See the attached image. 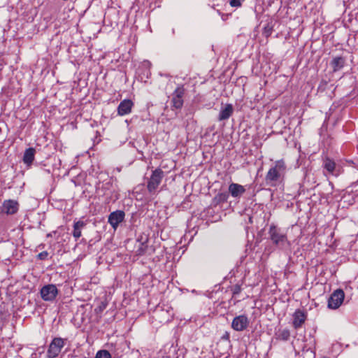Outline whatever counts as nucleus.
<instances>
[{
  "mask_svg": "<svg viewBox=\"0 0 358 358\" xmlns=\"http://www.w3.org/2000/svg\"><path fill=\"white\" fill-rule=\"evenodd\" d=\"M269 238L273 244L278 249L284 250L289 247L290 243L287 240V235L281 229L274 224H271L268 230Z\"/></svg>",
  "mask_w": 358,
  "mask_h": 358,
  "instance_id": "1",
  "label": "nucleus"
},
{
  "mask_svg": "<svg viewBox=\"0 0 358 358\" xmlns=\"http://www.w3.org/2000/svg\"><path fill=\"white\" fill-rule=\"evenodd\" d=\"M286 166L282 160H278L275 162L274 166L271 167L265 178L267 184L274 185L284 176Z\"/></svg>",
  "mask_w": 358,
  "mask_h": 358,
  "instance_id": "2",
  "label": "nucleus"
},
{
  "mask_svg": "<svg viewBox=\"0 0 358 358\" xmlns=\"http://www.w3.org/2000/svg\"><path fill=\"white\" fill-rule=\"evenodd\" d=\"M164 176V171L161 169H156L152 171L147 184V189L150 194H155L157 189L162 182Z\"/></svg>",
  "mask_w": 358,
  "mask_h": 358,
  "instance_id": "3",
  "label": "nucleus"
},
{
  "mask_svg": "<svg viewBox=\"0 0 358 358\" xmlns=\"http://www.w3.org/2000/svg\"><path fill=\"white\" fill-rule=\"evenodd\" d=\"M58 289L56 285L49 284L43 286L40 291L41 298L45 301H52L58 294Z\"/></svg>",
  "mask_w": 358,
  "mask_h": 358,
  "instance_id": "4",
  "label": "nucleus"
},
{
  "mask_svg": "<svg viewBox=\"0 0 358 358\" xmlns=\"http://www.w3.org/2000/svg\"><path fill=\"white\" fill-rule=\"evenodd\" d=\"M345 297L344 292L338 289L335 290L330 296L328 300V308L336 309L343 303Z\"/></svg>",
  "mask_w": 358,
  "mask_h": 358,
  "instance_id": "5",
  "label": "nucleus"
},
{
  "mask_svg": "<svg viewBox=\"0 0 358 358\" xmlns=\"http://www.w3.org/2000/svg\"><path fill=\"white\" fill-rule=\"evenodd\" d=\"M322 167L324 170H326L332 176H338L340 174L341 168L338 166L336 162L329 157L328 156H325L322 159Z\"/></svg>",
  "mask_w": 358,
  "mask_h": 358,
  "instance_id": "6",
  "label": "nucleus"
},
{
  "mask_svg": "<svg viewBox=\"0 0 358 358\" xmlns=\"http://www.w3.org/2000/svg\"><path fill=\"white\" fill-rule=\"evenodd\" d=\"M249 325V320L245 315H241L234 318L231 322V328L237 331H242Z\"/></svg>",
  "mask_w": 358,
  "mask_h": 358,
  "instance_id": "7",
  "label": "nucleus"
},
{
  "mask_svg": "<svg viewBox=\"0 0 358 358\" xmlns=\"http://www.w3.org/2000/svg\"><path fill=\"white\" fill-rule=\"evenodd\" d=\"M64 346V341L60 338H55L51 342L48 350V355L50 358L56 357L61 352L62 348Z\"/></svg>",
  "mask_w": 358,
  "mask_h": 358,
  "instance_id": "8",
  "label": "nucleus"
},
{
  "mask_svg": "<svg viewBox=\"0 0 358 358\" xmlns=\"http://www.w3.org/2000/svg\"><path fill=\"white\" fill-rule=\"evenodd\" d=\"M125 213L122 210H116L108 216V223L114 229H116L119 224L124 221Z\"/></svg>",
  "mask_w": 358,
  "mask_h": 358,
  "instance_id": "9",
  "label": "nucleus"
},
{
  "mask_svg": "<svg viewBox=\"0 0 358 358\" xmlns=\"http://www.w3.org/2000/svg\"><path fill=\"white\" fill-rule=\"evenodd\" d=\"M18 206V203L16 201L6 200L2 207L0 208V211L7 215H13L17 212Z\"/></svg>",
  "mask_w": 358,
  "mask_h": 358,
  "instance_id": "10",
  "label": "nucleus"
},
{
  "mask_svg": "<svg viewBox=\"0 0 358 358\" xmlns=\"http://www.w3.org/2000/svg\"><path fill=\"white\" fill-rule=\"evenodd\" d=\"M133 107L134 103L131 100L124 99L120 103L117 107V114L120 116L129 114Z\"/></svg>",
  "mask_w": 358,
  "mask_h": 358,
  "instance_id": "11",
  "label": "nucleus"
},
{
  "mask_svg": "<svg viewBox=\"0 0 358 358\" xmlns=\"http://www.w3.org/2000/svg\"><path fill=\"white\" fill-rule=\"evenodd\" d=\"M184 94V89L178 87L176 89L173 94L172 103L173 106L177 109L180 108L183 105L182 96Z\"/></svg>",
  "mask_w": 358,
  "mask_h": 358,
  "instance_id": "12",
  "label": "nucleus"
},
{
  "mask_svg": "<svg viewBox=\"0 0 358 358\" xmlns=\"http://www.w3.org/2000/svg\"><path fill=\"white\" fill-rule=\"evenodd\" d=\"M234 113V107L231 103L222 104V107L218 115V120L223 121L228 120Z\"/></svg>",
  "mask_w": 358,
  "mask_h": 358,
  "instance_id": "13",
  "label": "nucleus"
},
{
  "mask_svg": "<svg viewBox=\"0 0 358 358\" xmlns=\"http://www.w3.org/2000/svg\"><path fill=\"white\" fill-rule=\"evenodd\" d=\"M306 320V313L303 310L297 309L293 314V327L295 329H299L301 327L302 324L305 322Z\"/></svg>",
  "mask_w": 358,
  "mask_h": 358,
  "instance_id": "14",
  "label": "nucleus"
},
{
  "mask_svg": "<svg viewBox=\"0 0 358 358\" xmlns=\"http://www.w3.org/2000/svg\"><path fill=\"white\" fill-rule=\"evenodd\" d=\"M245 192V187L237 183H231L229 186V192L234 198L240 197Z\"/></svg>",
  "mask_w": 358,
  "mask_h": 358,
  "instance_id": "15",
  "label": "nucleus"
},
{
  "mask_svg": "<svg viewBox=\"0 0 358 358\" xmlns=\"http://www.w3.org/2000/svg\"><path fill=\"white\" fill-rule=\"evenodd\" d=\"M36 153V150L33 148H29L25 150L24 156H23V162L27 166H30L33 161L34 160V156Z\"/></svg>",
  "mask_w": 358,
  "mask_h": 358,
  "instance_id": "16",
  "label": "nucleus"
},
{
  "mask_svg": "<svg viewBox=\"0 0 358 358\" xmlns=\"http://www.w3.org/2000/svg\"><path fill=\"white\" fill-rule=\"evenodd\" d=\"M86 223L82 220L74 222L73 230L72 232L73 236L77 240L79 238L82 234V229L85 227Z\"/></svg>",
  "mask_w": 358,
  "mask_h": 358,
  "instance_id": "17",
  "label": "nucleus"
},
{
  "mask_svg": "<svg viewBox=\"0 0 358 358\" xmlns=\"http://www.w3.org/2000/svg\"><path fill=\"white\" fill-rule=\"evenodd\" d=\"M345 63V59L343 57H336L331 62V66L334 71H338L341 70Z\"/></svg>",
  "mask_w": 358,
  "mask_h": 358,
  "instance_id": "18",
  "label": "nucleus"
},
{
  "mask_svg": "<svg viewBox=\"0 0 358 358\" xmlns=\"http://www.w3.org/2000/svg\"><path fill=\"white\" fill-rule=\"evenodd\" d=\"M228 199V194L227 192H222L218 194L214 199L217 203H222L227 201Z\"/></svg>",
  "mask_w": 358,
  "mask_h": 358,
  "instance_id": "19",
  "label": "nucleus"
},
{
  "mask_svg": "<svg viewBox=\"0 0 358 358\" xmlns=\"http://www.w3.org/2000/svg\"><path fill=\"white\" fill-rule=\"evenodd\" d=\"M95 358H111V355L108 351L101 350L96 352Z\"/></svg>",
  "mask_w": 358,
  "mask_h": 358,
  "instance_id": "20",
  "label": "nucleus"
},
{
  "mask_svg": "<svg viewBox=\"0 0 358 358\" xmlns=\"http://www.w3.org/2000/svg\"><path fill=\"white\" fill-rule=\"evenodd\" d=\"M290 333L288 329H283L278 334L279 338L283 341H287L289 338Z\"/></svg>",
  "mask_w": 358,
  "mask_h": 358,
  "instance_id": "21",
  "label": "nucleus"
},
{
  "mask_svg": "<svg viewBox=\"0 0 358 358\" xmlns=\"http://www.w3.org/2000/svg\"><path fill=\"white\" fill-rule=\"evenodd\" d=\"M245 0H230L229 3L233 7H239Z\"/></svg>",
  "mask_w": 358,
  "mask_h": 358,
  "instance_id": "22",
  "label": "nucleus"
},
{
  "mask_svg": "<svg viewBox=\"0 0 358 358\" xmlns=\"http://www.w3.org/2000/svg\"><path fill=\"white\" fill-rule=\"evenodd\" d=\"M231 291L234 295L238 294L241 291V285L238 284L235 285L234 286H233Z\"/></svg>",
  "mask_w": 358,
  "mask_h": 358,
  "instance_id": "23",
  "label": "nucleus"
},
{
  "mask_svg": "<svg viewBox=\"0 0 358 358\" xmlns=\"http://www.w3.org/2000/svg\"><path fill=\"white\" fill-rule=\"evenodd\" d=\"M147 245L144 243L141 244V246L138 249L137 252L139 255H143L145 252Z\"/></svg>",
  "mask_w": 358,
  "mask_h": 358,
  "instance_id": "24",
  "label": "nucleus"
},
{
  "mask_svg": "<svg viewBox=\"0 0 358 358\" xmlns=\"http://www.w3.org/2000/svg\"><path fill=\"white\" fill-rule=\"evenodd\" d=\"M48 252L47 251H43L38 255V258L41 260H44L48 257Z\"/></svg>",
  "mask_w": 358,
  "mask_h": 358,
  "instance_id": "25",
  "label": "nucleus"
},
{
  "mask_svg": "<svg viewBox=\"0 0 358 358\" xmlns=\"http://www.w3.org/2000/svg\"><path fill=\"white\" fill-rule=\"evenodd\" d=\"M271 33H272V27H269L268 25L264 27V34L266 36H270L271 34Z\"/></svg>",
  "mask_w": 358,
  "mask_h": 358,
  "instance_id": "26",
  "label": "nucleus"
},
{
  "mask_svg": "<svg viewBox=\"0 0 358 358\" xmlns=\"http://www.w3.org/2000/svg\"><path fill=\"white\" fill-rule=\"evenodd\" d=\"M222 338L228 340L229 338V334L226 332L225 334L222 336Z\"/></svg>",
  "mask_w": 358,
  "mask_h": 358,
  "instance_id": "27",
  "label": "nucleus"
},
{
  "mask_svg": "<svg viewBox=\"0 0 358 358\" xmlns=\"http://www.w3.org/2000/svg\"><path fill=\"white\" fill-rule=\"evenodd\" d=\"M166 358H169V357H166Z\"/></svg>",
  "mask_w": 358,
  "mask_h": 358,
  "instance_id": "28",
  "label": "nucleus"
}]
</instances>
